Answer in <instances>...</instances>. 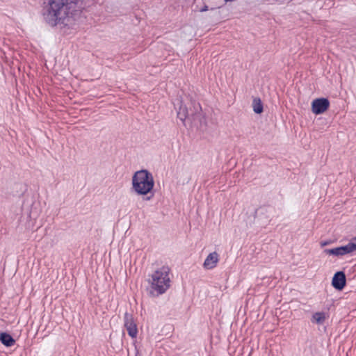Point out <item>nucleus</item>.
Wrapping results in <instances>:
<instances>
[{
  "label": "nucleus",
  "mask_w": 356,
  "mask_h": 356,
  "mask_svg": "<svg viewBox=\"0 0 356 356\" xmlns=\"http://www.w3.org/2000/svg\"><path fill=\"white\" fill-rule=\"evenodd\" d=\"M218 254L216 252L210 253L203 264V266L206 269H212L215 268L219 260Z\"/></svg>",
  "instance_id": "9"
},
{
  "label": "nucleus",
  "mask_w": 356,
  "mask_h": 356,
  "mask_svg": "<svg viewBox=\"0 0 356 356\" xmlns=\"http://www.w3.org/2000/svg\"><path fill=\"white\" fill-rule=\"evenodd\" d=\"M252 108L254 113L260 114L263 112V104L260 98H254Z\"/></svg>",
  "instance_id": "12"
},
{
  "label": "nucleus",
  "mask_w": 356,
  "mask_h": 356,
  "mask_svg": "<svg viewBox=\"0 0 356 356\" xmlns=\"http://www.w3.org/2000/svg\"><path fill=\"white\" fill-rule=\"evenodd\" d=\"M355 250V245L354 244L348 243L346 245L337 247L332 249H325L323 252L326 254L334 256H343L353 252Z\"/></svg>",
  "instance_id": "5"
},
{
  "label": "nucleus",
  "mask_w": 356,
  "mask_h": 356,
  "mask_svg": "<svg viewBox=\"0 0 356 356\" xmlns=\"http://www.w3.org/2000/svg\"><path fill=\"white\" fill-rule=\"evenodd\" d=\"M124 327L130 337L132 338L136 337L138 333L136 325L134 322L132 316L127 312L124 314Z\"/></svg>",
  "instance_id": "7"
},
{
  "label": "nucleus",
  "mask_w": 356,
  "mask_h": 356,
  "mask_svg": "<svg viewBox=\"0 0 356 356\" xmlns=\"http://www.w3.org/2000/svg\"><path fill=\"white\" fill-rule=\"evenodd\" d=\"M346 279L343 271L337 272L332 278V284L334 289L342 290L346 286Z\"/></svg>",
  "instance_id": "8"
},
{
  "label": "nucleus",
  "mask_w": 356,
  "mask_h": 356,
  "mask_svg": "<svg viewBox=\"0 0 356 356\" xmlns=\"http://www.w3.org/2000/svg\"><path fill=\"white\" fill-rule=\"evenodd\" d=\"M330 106V102L326 98H318L314 99L312 103V111L316 115L323 113Z\"/></svg>",
  "instance_id": "6"
},
{
  "label": "nucleus",
  "mask_w": 356,
  "mask_h": 356,
  "mask_svg": "<svg viewBox=\"0 0 356 356\" xmlns=\"http://www.w3.org/2000/svg\"><path fill=\"white\" fill-rule=\"evenodd\" d=\"M179 104L177 111V117L183 122L188 120L197 129H202L206 126V119L202 113V108L199 103L191 101L188 103L189 108L186 104H183L181 101L178 100Z\"/></svg>",
  "instance_id": "2"
},
{
  "label": "nucleus",
  "mask_w": 356,
  "mask_h": 356,
  "mask_svg": "<svg viewBox=\"0 0 356 356\" xmlns=\"http://www.w3.org/2000/svg\"><path fill=\"white\" fill-rule=\"evenodd\" d=\"M83 8V0H44L42 15L51 26L72 27Z\"/></svg>",
  "instance_id": "1"
},
{
  "label": "nucleus",
  "mask_w": 356,
  "mask_h": 356,
  "mask_svg": "<svg viewBox=\"0 0 356 356\" xmlns=\"http://www.w3.org/2000/svg\"><path fill=\"white\" fill-rule=\"evenodd\" d=\"M154 186L153 176L147 170L137 171L132 177V190L138 195H147L152 191Z\"/></svg>",
  "instance_id": "4"
},
{
  "label": "nucleus",
  "mask_w": 356,
  "mask_h": 356,
  "mask_svg": "<svg viewBox=\"0 0 356 356\" xmlns=\"http://www.w3.org/2000/svg\"><path fill=\"white\" fill-rule=\"evenodd\" d=\"M326 319V315L324 312H316L313 314L311 319L312 323L323 324Z\"/></svg>",
  "instance_id": "11"
},
{
  "label": "nucleus",
  "mask_w": 356,
  "mask_h": 356,
  "mask_svg": "<svg viewBox=\"0 0 356 356\" xmlns=\"http://www.w3.org/2000/svg\"><path fill=\"white\" fill-rule=\"evenodd\" d=\"M170 268L168 266H162L155 270L149 277V292L152 296L157 297L165 293L170 286V278L169 276Z\"/></svg>",
  "instance_id": "3"
},
{
  "label": "nucleus",
  "mask_w": 356,
  "mask_h": 356,
  "mask_svg": "<svg viewBox=\"0 0 356 356\" xmlns=\"http://www.w3.org/2000/svg\"><path fill=\"white\" fill-rule=\"evenodd\" d=\"M152 196H150V197H147L146 198V200H149L152 198Z\"/></svg>",
  "instance_id": "16"
},
{
  "label": "nucleus",
  "mask_w": 356,
  "mask_h": 356,
  "mask_svg": "<svg viewBox=\"0 0 356 356\" xmlns=\"http://www.w3.org/2000/svg\"><path fill=\"white\" fill-rule=\"evenodd\" d=\"M0 341L4 346L8 347L13 346L15 342L13 338L6 332L0 334Z\"/></svg>",
  "instance_id": "10"
},
{
  "label": "nucleus",
  "mask_w": 356,
  "mask_h": 356,
  "mask_svg": "<svg viewBox=\"0 0 356 356\" xmlns=\"http://www.w3.org/2000/svg\"><path fill=\"white\" fill-rule=\"evenodd\" d=\"M207 10V6H205L204 8H202V9L201 10V11H205V10Z\"/></svg>",
  "instance_id": "15"
},
{
  "label": "nucleus",
  "mask_w": 356,
  "mask_h": 356,
  "mask_svg": "<svg viewBox=\"0 0 356 356\" xmlns=\"http://www.w3.org/2000/svg\"><path fill=\"white\" fill-rule=\"evenodd\" d=\"M328 244H329V242H327V241H323V242L321 243V247H324V246H325V245H327Z\"/></svg>",
  "instance_id": "14"
},
{
  "label": "nucleus",
  "mask_w": 356,
  "mask_h": 356,
  "mask_svg": "<svg viewBox=\"0 0 356 356\" xmlns=\"http://www.w3.org/2000/svg\"><path fill=\"white\" fill-rule=\"evenodd\" d=\"M349 244H354L355 245V250H356V236L353 238V241L349 243Z\"/></svg>",
  "instance_id": "13"
}]
</instances>
